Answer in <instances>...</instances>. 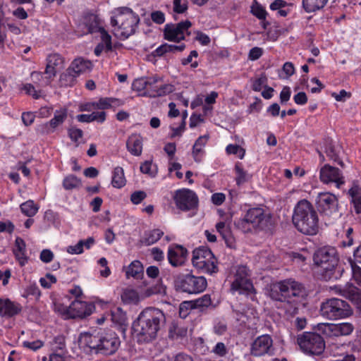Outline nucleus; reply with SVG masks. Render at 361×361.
Instances as JSON below:
<instances>
[{"label": "nucleus", "mask_w": 361, "mask_h": 361, "mask_svg": "<svg viewBox=\"0 0 361 361\" xmlns=\"http://www.w3.org/2000/svg\"><path fill=\"white\" fill-rule=\"evenodd\" d=\"M165 322V316L157 308H146L133 323V335L139 344L152 343L157 337L161 326Z\"/></svg>", "instance_id": "f257e3e1"}, {"label": "nucleus", "mask_w": 361, "mask_h": 361, "mask_svg": "<svg viewBox=\"0 0 361 361\" xmlns=\"http://www.w3.org/2000/svg\"><path fill=\"white\" fill-rule=\"evenodd\" d=\"M307 296L304 286L293 279L280 281L271 286L269 297L274 300L290 305L288 312H297L300 303Z\"/></svg>", "instance_id": "f03ea898"}, {"label": "nucleus", "mask_w": 361, "mask_h": 361, "mask_svg": "<svg viewBox=\"0 0 361 361\" xmlns=\"http://www.w3.org/2000/svg\"><path fill=\"white\" fill-rule=\"evenodd\" d=\"M139 23V16L128 7L116 8L110 19L111 25L115 27L118 37L123 40L135 33Z\"/></svg>", "instance_id": "7ed1b4c3"}, {"label": "nucleus", "mask_w": 361, "mask_h": 361, "mask_svg": "<svg viewBox=\"0 0 361 361\" xmlns=\"http://www.w3.org/2000/svg\"><path fill=\"white\" fill-rule=\"evenodd\" d=\"M292 221L293 226H318V214L307 200H300L295 206Z\"/></svg>", "instance_id": "20e7f679"}, {"label": "nucleus", "mask_w": 361, "mask_h": 361, "mask_svg": "<svg viewBox=\"0 0 361 361\" xmlns=\"http://www.w3.org/2000/svg\"><path fill=\"white\" fill-rule=\"evenodd\" d=\"M192 264L197 269L206 274H212L219 271L216 258L209 248L204 246L193 250Z\"/></svg>", "instance_id": "39448f33"}, {"label": "nucleus", "mask_w": 361, "mask_h": 361, "mask_svg": "<svg viewBox=\"0 0 361 361\" xmlns=\"http://www.w3.org/2000/svg\"><path fill=\"white\" fill-rule=\"evenodd\" d=\"M320 312L323 317L329 319H338L350 316L353 310L346 301L331 298L322 303Z\"/></svg>", "instance_id": "423d86ee"}, {"label": "nucleus", "mask_w": 361, "mask_h": 361, "mask_svg": "<svg viewBox=\"0 0 361 361\" xmlns=\"http://www.w3.org/2000/svg\"><path fill=\"white\" fill-rule=\"evenodd\" d=\"M250 276V271L246 266L239 265L235 267L234 279L231 283V290L233 293L238 292L239 294L254 295L255 290Z\"/></svg>", "instance_id": "0eeeda50"}, {"label": "nucleus", "mask_w": 361, "mask_h": 361, "mask_svg": "<svg viewBox=\"0 0 361 361\" xmlns=\"http://www.w3.org/2000/svg\"><path fill=\"white\" fill-rule=\"evenodd\" d=\"M298 344L302 351L312 355H320L325 349L323 338L318 334L305 332L298 336Z\"/></svg>", "instance_id": "6e6552de"}, {"label": "nucleus", "mask_w": 361, "mask_h": 361, "mask_svg": "<svg viewBox=\"0 0 361 361\" xmlns=\"http://www.w3.org/2000/svg\"><path fill=\"white\" fill-rule=\"evenodd\" d=\"M176 283L183 291L188 293H201L207 285L204 277L190 274L178 275L176 279Z\"/></svg>", "instance_id": "1a4fd4ad"}, {"label": "nucleus", "mask_w": 361, "mask_h": 361, "mask_svg": "<svg viewBox=\"0 0 361 361\" xmlns=\"http://www.w3.org/2000/svg\"><path fill=\"white\" fill-rule=\"evenodd\" d=\"M191 27L192 23L189 20L176 24L167 23L163 31L164 38L169 42L179 43L185 39V35H190L189 29Z\"/></svg>", "instance_id": "9d476101"}, {"label": "nucleus", "mask_w": 361, "mask_h": 361, "mask_svg": "<svg viewBox=\"0 0 361 361\" xmlns=\"http://www.w3.org/2000/svg\"><path fill=\"white\" fill-rule=\"evenodd\" d=\"M173 200L176 207L183 212L196 209L198 206V197L190 189L183 188L176 190Z\"/></svg>", "instance_id": "9b49d317"}, {"label": "nucleus", "mask_w": 361, "mask_h": 361, "mask_svg": "<svg viewBox=\"0 0 361 361\" xmlns=\"http://www.w3.org/2000/svg\"><path fill=\"white\" fill-rule=\"evenodd\" d=\"M338 199L332 193L321 192L316 199V206L320 214L329 216L338 211Z\"/></svg>", "instance_id": "f8f14e48"}, {"label": "nucleus", "mask_w": 361, "mask_h": 361, "mask_svg": "<svg viewBox=\"0 0 361 361\" xmlns=\"http://www.w3.org/2000/svg\"><path fill=\"white\" fill-rule=\"evenodd\" d=\"M161 78L155 75L147 77V91L144 95L149 97H158L165 96L173 92V86L170 84H159Z\"/></svg>", "instance_id": "ddd939ff"}, {"label": "nucleus", "mask_w": 361, "mask_h": 361, "mask_svg": "<svg viewBox=\"0 0 361 361\" xmlns=\"http://www.w3.org/2000/svg\"><path fill=\"white\" fill-rule=\"evenodd\" d=\"M318 329L329 337L350 335L354 330V326L348 322L339 324L322 323L318 324Z\"/></svg>", "instance_id": "4468645a"}, {"label": "nucleus", "mask_w": 361, "mask_h": 361, "mask_svg": "<svg viewBox=\"0 0 361 361\" xmlns=\"http://www.w3.org/2000/svg\"><path fill=\"white\" fill-rule=\"evenodd\" d=\"M320 180L326 184L335 183L338 188L345 183L344 177L341 170L336 167L325 164L319 172Z\"/></svg>", "instance_id": "2eb2a0df"}, {"label": "nucleus", "mask_w": 361, "mask_h": 361, "mask_svg": "<svg viewBox=\"0 0 361 361\" xmlns=\"http://www.w3.org/2000/svg\"><path fill=\"white\" fill-rule=\"evenodd\" d=\"M338 257L334 247H324L318 249L314 255V262L317 266L322 267L325 265L337 266Z\"/></svg>", "instance_id": "dca6fc26"}, {"label": "nucleus", "mask_w": 361, "mask_h": 361, "mask_svg": "<svg viewBox=\"0 0 361 361\" xmlns=\"http://www.w3.org/2000/svg\"><path fill=\"white\" fill-rule=\"evenodd\" d=\"M120 343L116 333L108 332L99 338L98 353L106 355H112L118 349Z\"/></svg>", "instance_id": "f3484780"}, {"label": "nucleus", "mask_w": 361, "mask_h": 361, "mask_svg": "<svg viewBox=\"0 0 361 361\" xmlns=\"http://www.w3.org/2000/svg\"><path fill=\"white\" fill-rule=\"evenodd\" d=\"M95 307L92 303H87L85 301L75 300L68 306V318H85L90 316L94 311Z\"/></svg>", "instance_id": "a211bd4d"}, {"label": "nucleus", "mask_w": 361, "mask_h": 361, "mask_svg": "<svg viewBox=\"0 0 361 361\" xmlns=\"http://www.w3.org/2000/svg\"><path fill=\"white\" fill-rule=\"evenodd\" d=\"M188 254L187 249L182 245H172L168 249L167 258L172 267H178L185 264Z\"/></svg>", "instance_id": "6ab92c4d"}, {"label": "nucleus", "mask_w": 361, "mask_h": 361, "mask_svg": "<svg viewBox=\"0 0 361 361\" xmlns=\"http://www.w3.org/2000/svg\"><path fill=\"white\" fill-rule=\"evenodd\" d=\"M270 218V215L265 214L262 208L253 207L247 210L243 217V221L253 226H262L263 221L267 223Z\"/></svg>", "instance_id": "aec40b11"}, {"label": "nucleus", "mask_w": 361, "mask_h": 361, "mask_svg": "<svg viewBox=\"0 0 361 361\" xmlns=\"http://www.w3.org/2000/svg\"><path fill=\"white\" fill-rule=\"evenodd\" d=\"M272 346V339L268 335L257 337L253 342L251 353L255 356H261L268 353Z\"/></svg>", "instance_id": "412c9836"}, {"label": "nucleus", "mask_w": 361, "mask_h": 361, "mask_svg": "<svg viewBox=\"0 0 361 361\" xmlns=\"http://www.w3.org/2000/svg\"><path fill=\"white\" fill-rule=\"evenodd\" d=\"M99 33H100L101 42L98 43L94 49V54L97 56H101L103 51L108 53L113 51L111 36L106 29H102Z\"/></svg>", "instance_id": "4be33fe9"}, {"label": "nucleus", "mask_w": 361, "mask_h": 361, "mask_svg": "<svg viewBox=\"0 0 361 361\" xmlns=\"http://www.w3.org/2000/svg\"><path fill=\"white\" fill-rule=\"evenodd\" d=\"M209 136L204 135L200 136L192 147V155L195 162H200L205 155L204 147L206 146Z\"/></svg>", "instance_id": "5701e85b"}, {"label": "nucleus", "mask_w": 361, "mask_h": 361, "mask_svg": "<svg viewBox=\"0 0 361 361\" xmlns=\"http://www.w3.org/2000/svg\"><path fill=\"white\" fill-rule=\"evenodd\" d=\"M21 310L20 306L8 299H0V315L2 317H13Z\"/></svg>", "instance_id": "b1692460"}, {"label": "nucleus", "mask_w": 361, "mask_h": 361, "mask_svg": "<svg viewBox=\"0 0 361 361\" xmlns=\"http://www.w3.org/2000/svg\"><path fill=\"white\" fill-rule=\"evenodd\" d=\"M92 68V63L90 61L79 57L75 59L69 66V68L78 77L82 73L89 71Z\"/></svg>", "instance_id": "393cba45"}, {"label": "nucleus", "mask_w": 361, "mask_h": 361, "mask_svg": "<svg viewBox=\"0 0 361 361\" xmlns=\"http://www.w3.org/2000/svg\"><path fill=\"white\" fill-rule=\"evenodd\" d=\"M97 110L104 111L124 104V102L115 97H101L95 101Z\"/></svg>", "instance_id": "a878e982"}, {"label": "nucleus", "mask_w": 361, "mask_h": 361, "mask_svg": "<svg viewBox=\"0 0 361 361\" xmlns=\"http://www.w3.org/2000/svg\"><path fill=\"white\" fill-rule=\"evenodd\" d=\"M324 152L330 160L334 161L338 165L343 166V162L340 159V149L333 143L332 140L327 139L324 142Z\"/></svg>", "instance_id": "bb28decb"}, {"label": "nucleus", "mask_w": 361, "mask_h": 361, "mask_svg": "<svg viewBox=\"0 0 361 361\" xmlns=\"http://www.w3.org/2000/svg\"><path fill=\"white\" fill-rule=\"evenodd\" d=\"M128 152L134 156H140L142 152V139L139 135H132L126 142Z\"/></svg>", "instance_id": "cd10ccee"}, {"label": "nucleus", "mask_w": 361, "mask_h": 361, "mask_svg": "<svg viewBox=\"0 0 361 361\" xmlns=\"http://www.w3.org/2000/svg\"><path fill=\"white\" fill-rule=\"evenodd\" d=\"M347 194L350 197V202L355 212L361 214V188L355 184L348 190Z\"/></svg>", "instance_id": "c85d7f7f"}, {"label": "nucleus", "mask_w": 361, "mask_h": 361, "mask_svg": "<svg viewBox=\"0 0 361 361\" xmlns=\"http://www.w3.org/2000/svg\"><path fill=\"white\" fill-rule=\"evenodd\" d=\"M329 0H302V7L307 13H316L322 10Z\"/></svg>", "instance_id": "c756f323"}, {"label": "nucleus", "mask_w": 361, "mask_h": 361, "mask_svg": "<svg viewBox=\"0 0 361 361\" xmlns=\"http://www.w3.org/2000/svg\"><path fill=\"white\" fill-rule=\"evenodd\" d=\"M126 278L133 277L140 279L143 276L144 267L139 260L133 261L128 267H125Z\"/></svg>", "instance_id": "7c9ffc66"}, {"label": "nucleus", "mask_w": 361, "mask_h": 361, "mask_svg": "<svg viewBox=\"0 0 361 361\" xmlns=\"http://www.w3.org/2000/svg\"><path fill=\"white\" fill-rule=\"evenodd\" d=\"M25 251V243L24 240L21 238H16L13 252L21 266H24L27 261Z\"/></svg>", "instance_id": "2f4dec72"}, {"label": "nucleus", "mask_w": 361, "mask_h": 361, "mask_svg": "<svg viewBox=\"0 0 361 361\" xmlns=\"http://www.w3.org/2000/svg\"><path fill=\"white\" fill-rule=\"evenodd\" d=\"M164 235V232L159 228H154L146 231L140 240V243L146 246L157 243Z\"/></svg>", "instance_id": "473e14b6"}, {"label": "nucleus", "mask_w": 361, "mask_h": 361, "mask_svg": "<svg viewBox=\"0 0 361 361\" xmlns=\"http://www.w3.org/2000/svg\"><path fill=\"white\" fill-rule=\"evenodd\" d=\"M82 185L81 178L73 174H68L64 177L62 181V186L64 190L70 191L79 190Z\"/></svg>", "instance_id": "72a5a7b5"}, {"label": "nucleus", "mask_w": 361, "mask_h": 361, "mask_svg": "<svg viewBox=\"0 0 361 361\" xmlns=\"http://www.w3.org/2000/svg\"><path fill=\"white\" fill-rule=\"evenodd\" d=\"M79 342L91 349L95 350L98 353L99 338L96 336H93L87 332L82 333L79 337Z\"/></svg>", "instance_id": "f704fd0d"}, {"label": "nucleus", "mask_w": 361, "mask_h": 361, "mask_svg": "<svg viewBox=\"0 0 361 361\" xmlns=\"http://www.w3.org/2000/svg\"><path fill=\"white\" fill-rule=\"evenodd\" d=\"M126 184L124 171L122 167L116 166L112 173L111 185L116 188H122Z\"/></svg>", "instance_id": "c9c22d12"}, {"label": "nucleus", "mask_w": 361, "mask_h": 361, "mask_svg": "<svg viewBox=\"0 0 361 361\" xmlns=\"http://www.w3.org/2000/svg\"><path fill=\"white\" fill-rule=\"evenodd\" d=\"M344 291L347 298L354 302L361 312V290L355 286H348Z\"/></svg>", "instance_id": "e433bc0d"}, {"label": "nucleus", "mask_w": 361, "mask_h": 361, "mask_svg": "<svg viewBox=\"0 0 361 361\" xmlns=\"http://www.w3.org/2000/svg\"><path fill=\"white\" fill-rule=\"evenodd\" d=\"M88 32L91 34L99 32L102 29H105L102 26V20L97 15H91L89 16L86 23Z\"/></svg>", "instance_id": "4c0bfd02"}, {"label": "nucleus", "mask_w": 361, "mask_h": 361, "mask_svg": "<svg viewBox=\"0 0 361 361\" xmlns=\"http://www.w3.org/2000/svg\"><path fill=\"white\" fill-rule=\"evenodd\" d=\"M235 182L238 186L247 182L250 178L247 171L243 169L241 162H237L235 165Z\"/></svg>", "instance_id": "58836bf2"}, {"label": "nucleus", "mask_w": 361, "mask_h": 361, "mask_svg": "<svg viewBox=\"0 0 361 361\" xmlns=\"http://www.w3.org/2000/svg\"><path fill=\"white\" fill-rule=\"evenodd\" d=\"M68 109L66 108H61L54 111V117L49 121V124L52 128H56L61 125L67 118Z\"/></svg>", "instance_id": "ea45409f"}, {"label": "nucleus", "mask_w": 361, "mask_h": 361, "mask_svg": "<svg viewBox=\"0 0 361 361\" xmlns=\"http://www.w3.org/2000/svg\"><path fill=\"white\" fill-rule=\"evenodd\" d=\"M78 76L73 74V72L69 68V67L60 75L59 82L61 86L64 87H72L76 82Z\"/></svg>", "instance_id": "a19ab883"}, {"label": "nucleus", "mask_w": 361, "mask_h": 361, "mask_svg": "<svg viewBox=\"0 0 361 361\" xmlns=\"http://www.w3.org/2000/svg\"><path fill=\"white\" fill-rule=\"evenodd\" d=\"M112 321L114 323L118 324L123 331H126L128 324V319L126 314L118 308L111 314Z\"/></svg>", "instance_id": "79ce46f5"}, {"label": "nucleus", "mask_w": 361, "mask_h": 361, "mask_svg": "<svg viewBox=\"0 0 361 361\" xmlns=\"http://www.w3.org/2000/svg\"><path fill=\"white\" fill-rule=\"evenodd\" d=\"M20 208L24 214L27 216L32 217L37 213L39 207L38 204H35L33 200H29L22 203Z\"/></svg>", "instance_id": "37998d69"}, {"label": "nucleus", "mask_w": 361, "mask_h": 361, "mask_svg": "<svg viewBox=\"0 0 361 361\" xmlns=\"http://www.w3.org/2000/svg\"><path fill=\"white\" fill-rule=\"evenodd\" d=\"M216 228L227 246L233 247L235 244V238L233 235L231 227H216Z\"/></svg>", "instance_id": "c03bdc74"}, {"label": "nucleus", "mask_w": 361, "mask_h": 361, "mask_svg": "<svg viewBox=\"0 0 361 361\" xmlns=\"http://www.w3.org/2000/svg\"><path fill=\"white\" fill-rule=\"evenodd\" d=\"M251 13L253 16L257 17L259 20L262 21H264L266 20L267 12L265 10V8L257 2H255L252 6H251ZM264 27L266 28V24L264 22H263Z\"/></svg>", "instance_id": "a18cd8bd"}, {"label": "nucleus", "mask_w": 361, "mask_h": 361, "mask_svg": "<svg viewBox=\"0 0 361 361\" xmlns=\"http://www.w3.org/2000/svg\"><path fill=\"white\" fill-rule=\"evenodd\" d=\"M121 299L125 303H137L139 301V295L135 290L127 288L123 290Z\"/></svg>", "instance_id": "49530a36"}, {"label": "nucleus", "mask_w": 361, "mask_h": 361, "mask_svg": "<svg viewBox=\"0 0 361 361\" xmlns=\"http://www.w3.org/2000/svg\"><path fill=\"white\" fill-rule=\"evenodd\" d=\"M227 154L237 155L240 159H243L245 155V149L236 144H229L226 147Z\"/></svg>", "instance_id": "de8ad7c7"}, {"label": "nucleus", "mask_w": 361, "mask_h": 361, "mask_svg": "<svg viewBox=\"0 0 361 361\" xmlns=\"http://www.w3.org/2000/svg\"><path fill=\"white\" fill-rule=\"evenodd\" d=\"M336 267V266H331V264H330L328 266L325 265L321 267L322 269L321 275L324 280L330 281L331 279L338 278V276L335 271Z\"/></svg>", "instance_id": "09e8293b"}, {"label": "nucleus", "mask_w": 361, "mask_h": 361, "mask_svg": "<svg viewBox=\"0 0 361 361\" xmlns=\"http://www.w3.org/2000/svg\"><path fill=\"white\" fill-rule=\"evenodd\" d=\"M4 17V12L3 6L0 4V49L4 48L5 41L7 37L5 26L2 22Z\"/></svg>", "instance_id": "8fccbe9b"}, {"label": "nucleus", "mask_w": 361, "mask_h": 361, "mask_svg": "<svg viewBox=\"0 0 361 361\" xmlns=\"http://www.w3.org/2000/svg\"><path fill=\"white\" fill-rule=\"evenodd\" d=\"M188 8V1L186 0L173 1V11L175 13L183 14L187 11Z\"/></svg>", "instance_id": "3c124183"}, {"label": "nucleus", "mask_w": 361, "mask_h": 361, "mask_svg": "<svg viewBox=\"0 0 361 361\" xmlns=\"http://www.w3.org/2000/svg\"><path fill=\"white\" fill-rule=\"evenodd\" d=\"M47 62L50 65L57 68L63 65L64 60L59 54L53 53L47 56Z\"/></svg>", "instance_id": "603ef678"}, {"label": "nucleus", "mask_w": 361, "mask_h": 361, "mask_svg": "<svg viewBox=\"0 0 361 361\" xmlns=\"http://www.w3.org/2000/svg\"><path fill=\"white\" fill-rule=\"evenodd\" d=\"M348 262L352 269L354 280L357 283V284L361 286V268L358 267L355 262L351 258L348 259Z\"/></svg>", "instance_id": "864d4df0"}, {"label": "nucleus", "mask_w": 361, "mask_h": 361, "mask_svg": "<svg viewBox=\"0 0 361 361\" xmlns=\"http://www.w3.org/2000/svg\"><path fill=\"white\" fill-rule=\"evenodd\" d=\"M56 278L51 274H47L44 277L39 279L40 285L44 288H51V285L56 283Z\"/></svg>", "instance_id": "5fc2aeb1"}, {"label": "nucleus", "mask_w": 361, "mask_h": 361, "mask_svg": "<svg viewBox=\"0 0 361 361\" xmlns=\"http://www.w3.org/2000/svg\"><path fill=\"white\" fill-rule=\"evenodd\" d=\"M133 89L137 92L147 91V77L135 79L133 84Z\"/></svg>", "instance_id": "6e6d98bb"}, {"label": "nucleus", "mask_w": 361, "mask_h": 361, "mask_svg": "<svg viewBox=\"0 0 361 361\" xmlns=\"http://www.w3.org/2000/svg\"><path fill=\"white\" fill-rule=\"evenodd\" d=\"M68 134L70 139L75 142H78L83 136L82 130L75 127L68 128Z\"/></svg>", "instance_id": "4d7b16f0"}, {"label": "nucleus", "mask_w": 361, "mask_h": 361, "mask_svg": "<svg viewBox=\"0 0 361 361\" xmlns=\"http://www.w3.org/2000/svg\"><path fill=\"white\" fill-rule=\"evenodd\" d=\"M147 197V193L142 190L133 192L130 195V201L134 204H138Z\"/></svg>", "instance_id": "13d9d810"}, {"label": "nucleus", "mask_w": 361, "mask_h": 361, "mask_svg": "<svg viewBox=\"0 0 361 361\" xmlns=\"http://www.w3.org/2000/svg\"><path fill=\"white\" fill-rule=\"evenodd\" d=\"M150 17L152 20L157 25H161L165 22V14L161 11H152Z\"/></svg>", "instance_id": "bf43d9fd"}, {"label": "nucleus", "mask_w": 361, "mask_h": 361, "mask_svg": "<svg viewBox=\"0 0 361 361\" xmlns=\"http://www.w3.org/2000/svg\"><path fill=\"white\" fill-rule=\"evenodd\" d=\"M263 53L264 51L262 48L255 47L250 50L248 59L250 61H257L263 55Z\"/></svg>", "instance_id": "052dcab7"}, {"label": "nucleus", "mask_w": 361, "mask_h": 361, "mask_svg": "<svg viewBox=\"0 0 361 361\" xmlns=\"http://www.w3.org/2000/svg\"><path fill=\"white\" fill-rule=\"evenodd\" d=\"M99 264L104 269L100 270L99 274L102 277H108L111 274V270L108 267V262L106 258L102 257L98 261Z\"/></svg>", "instance_id": "680f3d73"}, {"label": "nucleus", "mask_w": 361, "mask_h": 361, "mask_svg": "<svg viewBox=\"0 0 361 361\" xmlns=\"http://www.w3.org/2000/svg\"><path fill=\"white\" fill-rule=\"evenodd\" d=\"M52 345L55 350H63L66 348L64 336H58L55 337Z\"/></svg>", "instance_id": "e2e57ef3"}, {"label": "nucleus", "mask_w": 361, "mask_h": 361, "mask_svg": "<svg viewBox=\"0 0 361 361\" xmlns=\"http://www.w3.org/2000/svg\"><path fill=\"white\" fill-rule=\"evenodd\" d=\"M289 4L283 0H274L269 6L271 11H276L288 7Z\"/></svg>", "instance_id": "0e129e2a"}, {"label": "nucleus", "mask_w": 361, "mask_h": 361, "mask_svg": "<svg viewBox=\"0 0 361 361\" xmlns=\"http://www.w3.org/2000/svg\"><path fill=\"white\" fill-rule=\"evenodd\" d=\"M291 96L290 88L288 86L283 87L280 93V102L281 104H285L289 101Z\"/></svg>", "instance_id": "69168bd1"}, {"label": "nucleus", "mask_w": 361, "mask_h": 361, "mask_svg": "<svg viewBox=\"0 0 361 361\" xmlns=\"http://www.w3.org/2000/svg\"><path fill=\"white\" fill-rule=\"evenodd\" d=\"M226 200V195L222 192H216L212 195V202L216 206L221 205Z\"/></svg>", "instance_id": "338daca9"}, {"label": "nucleus", "mask_w": 361, "mask_h": 361, "mask_svg": "<svg viewBox=\"0 0 361 361\" xmlns=\"http://www.w3.org/2000/svg\"><path fill=\"white\" fill-rule=\"evenodd\" d=\"M212 352L219 356H224L227 353V348L224 343H217Z\"/></svg>", "instance_id": "774afa93"}]
</instances>
